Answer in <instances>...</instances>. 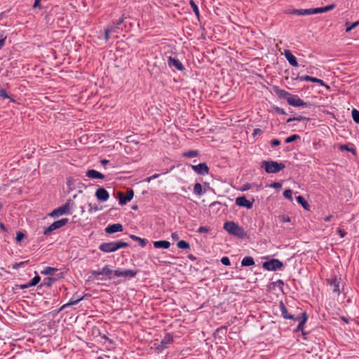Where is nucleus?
Masks as SVG:
<instances>
[{
	"label": "nucleus",
	"mask_w": 359,
	"mask_h": 359,
	"mask_svg": "<svg viewBox=\"0 0 359 359\" xmlns=\"http://www.w3.org/2000/svg\"><path fill=\"white\" fill-rule=\"evenodd\" d=\"M171 237L173 240L177 241L179 239V236L177 232H174L171 234Z\"/></svg>",
	"instance_id": "nucleus-61"
},
{
	"label": "nucleus",
	"mask_w": 359,
	"mask_h": 359,
	"mask_svg": "<svg viewBox=\"0 0 359 359\" xmlns=\"http://www.w3.org/2000/svg\"><path fill=\"white\" fill-rule=\"evenodd\" d=\"M221 262L225 266H229L231 264L230 259L227 257H223L221 259Z\"/></svg>",
	"instance_id": "nucleus-45"
},
{
	"label": "nucleus",
	"mask_w": 359,
	"mask_h": 359,
	"mask_svg": "<svg viewBox=\"0 0 359 359\" xmlns=\"http://www.w3.org/2000/svg\"><path fill=\"white\" fill-rule=\"evenodd\" d=\"M262 130L259 129V128H255L254 130H253V133H252V135L253 136H256L259 134H260L262 133Z\"/></svg>",
	"instance_id": "nucleus-59"
},
{
	"label": "nucleus",
	"mask_w": 359,
	"mask_h": 359,
	"mask_svg": "<svg viewBox=\"0 0 359 359\" xmlns=\"http://www.w3.org/2000/svg\"><path fill=\"white\" fill-rule=\"evenodd\" d=\"M299 316L301 320L296 328V332L302 331V334H305V333L303 332V327L308 319V316L306 312L301 313Z\"/></svg>",
	"instance_id": "nucleus-22"
},
{
	"label": "nucleus",
	"mask_w": 359,
	"mask_h": 359,
	"mask_svg": "<svg viewBox=\"0 0 359 359\" xmlns=\"http://www.w3.org/2000/svg\"><path fill=\"white\" fill-rule=\"evenodd\" d=\"M250 188V184H246L243 185V187L242 188V190L243 191H246V190L249 189Z\"/></svg>",
	"instance_id": "nucleus-62"
},
{
	"label": "nucleus",
	"mask_w": 359,
	"mask_h": 359,
	"mask_svg": "<svg viewBox=\"0 0 359 359\" xmlns=\"http://www.w3.org/2000/svg\"><path fill=\"white\" fill-rule=\"evenodd\" d=\"M41 280V278L39 276H34L29 282V285H30V287H32V286H35Z\"/></svg>",
	"instance_id": "nucleus-40"
},
{
	"label": "nucleus",
	"mask_w": 359,
	"mask_h": 359,
	"mask_svg": "<svg viewBox=\"0 0 359 359\" xmlns=\"http://www.w3.org/2000/svg\"><path fill=\"white\" fill-rule=\"evenodd\" d=\"M273 90L276 93V94L278 96L279 98L285 99L287 100V102H288V99H290L292 95L291 93H290L289 92H287L283 89H280L277 86L273 87Z\"/></svg>",
	"instance_id": "nucleus-15"
},
{
	"label": "nucleus",
	"mask_w": 359,
	"mask_h": 359,
	"mask_svg": "<svg viewBox=\"0 0 359 359\" xmlns=\"http://www.w3.org/2000/svg\"><path fill=\"white\" fill-rule=\"evenodd\" d=\"M137 273V271L133 270V269H126V270L116 269V270L114 271V275L117 277L133 278V277H135Z\"/></svg>",
	"instance_id": "nucleus-9"
},
{
	"label": "nucleus",
	"mask_w": 359,
	"mask_h": 359,
	"mask_svg": "<svg viewBox=\"0 0 359 359\" xmlns=\"http://www.w3.org/2000/svg\"><path fill=\"white\" fill-rule=\"evenodd\" d=\"M338 148L340 151H347L353 154H356L355 149L353 147H349L348 144H340Z\"/></svg>",
	"instance_id": "nucleus-32"
},
{
	"label": "nucleus",
	"mask_w": 359,
	"mask_h": 359,
	"mask_svg": "<svg viewBox=\"0 0 359 359\" xmlns=\"http://www.w3.org/2000/svg\"><path fill=\"white\" fill-rule=\"evenodd\" d=\"M173 341V337L170 334H166L164 338L161 340V344L158 345L156 348L159 351H162L167 348V344L171 343Z\"/></svg>",
	"instance_id": "nucleus-17"
},
{
	"label": "nucleus",
	"mask_w": 359,
	"mask_h": 359,
	"mask_svg": "<svg viewBox=\"0 0 359 359\" xmlns=\"http://www.w3.org/2000/svg\"><path fill=\"white\" fill-rule=\"evenodd\" d=\"M285 167V165L283 163L273 161H264L261 165V168H264L267 173H277Z\"/></svg>",
	"instance_id": "nucleus-3"
},
{
	"label": "nucleus",
	"mask_w": 359,
	"mask_h": 359,
	"mask_svg": "<svg viewBox=\"0 0 359 359\" xmlns=\"http://www.w3.org/2000/svg\"><path fill=\"white\" fill-rule=\"evenodd\" d=\"M274 109L279 114H286L285 111L283 109L280 108L278 107H275Z\"/></svg>",
	"instance_id": "nucleus-53"
},
{
	"label": "nucleus",
	"mask_w": 359,
	"mask_h": 359,
	"mask_svg": "<svg viewBox=\"0 0 359 359\" xmlns=\"http://www.w3.org/2000/svg\"><path fill=\"white\" fill-rule=\"evenodd\" d=\"M177 245L180 249L185 250V249H189L190 248L189 243H187L185 241H183V240L178 241Z\"/></svg>",
	"instance_id": "nucleus-36"
},
{
	"label": "nucleus",
	"mask_w": 359,
	"mask_h": 359,
	"mask_svg": "<svg viewBox=\"0 0 359 359\" xmlns=\"http://www.w3.org/2000/svg\"><path fill=\"white\" fill-rule=\"evenodd\" d=\"M284 55H285V57H286L287 60L288 61V62L292 67H298L299 64L297 62V60L296 57L292 55V53H291V51L290 50H285Z\"/></svg>",
	"instance_id": "nucleus-19"
},
{
	"label": "nucleus",
	"mask_w": 359,
	"mask_h": 359,
	"mask_svg": "<svg viewBox=\"0 0 359 359\" xmlns=\"http://www.w3.org/2000/svg\"><path fill=\"white\" fill-rule=\"evenodd\" d=\"M28 261H26V262H19V263H15L14 264H13V269H18L19 267L23 266L25 263H27Z\"/></svg>",
	"instance_id": "nucleus-49"
},
{
	"label": "nucleus",
	"mask_w": 359,
	"mask_h": 359,
	"mask_svg": "<svg viewBox=\"0 0 359 359\" xmlns=\"http://www.w3.org/2000/svg\"><path fill=\"white\" fill-rule=\"evenodd\" d=\"M129 246V243L122 241H114L109 243H103L99 246V249L104 252H113L118 250L120 248H126Z\"/></svg>",
	"instance_id": "nucleus-2"
},
{
	"label": "nucleus",
	"mask_w": 359,
	"mask_h": 359,
	"mask_svg": "<svg viewBox=\"0 0 359 359\" xmlns=\"http://www.w3.org/2000/svg\"><path fill=\"white\" fill-rule=\"evenodd\" d=\"M6 39V36H4L3 34H0V49L4 46Z\"/></svg>",
	"instance_id": "nucleus-47"
},
{
	"label": "nucleus",
	"mask_w": 359,
	"mask_h": 359,
	"mask_svg": "<svg viewBox=\"0 0 359 359\" xmlns=\"http://www.w3.org/2000/svg\"><path fill=\"white\" fill-rule=\"evenodd\" d=\"M283 196L290 201H292V191L291 189L285 190L283 192Z\"/></svg>",
	"instance_id": "nucleus-43"
},
{
	"label": "nucleus",
	"mask_w": 359,
	"mask_h": 359,
	"mask_svg": "<svg viewBox=\"0 0 359 359\" xmlns=\"http://www.w3.org/2000/svg\"><path fill=\"white\" fill-rule=\"evenodd\" d=\"M74 203L72 200H68L64 205L60 206L59 208L55 209L50 214V216L52 217H57L59 216L63 215H70L71 212V207L73 205Z\"/></svg>",
	"instance_id": "nucleus-4"
},
{
	"label": "nucleus",
	"mask_w": 359,
	"mask_h": 359,
	"mask_svg": "<svg viewBox=\"0 0 359 359\" xmlns=\"http://www.w3.org/2000/svg\"><path fill=\"white\" fill-rule=\"evenodd\" d=\"M255 264L254 259L252 257H245L241 261L242 266H250Z\"/></svg>",
	"instance_id": "nucleus-26"
},
{
	"label": "nucleus",
	"mask_w": 359,
	"mask_h": 359,
	"mask_svg": "<svg viewBox=\"0 0 359 359\" xmlns=\"http://www.w3.org/2000/svg\"><path fill=\"white\" fill-rule=\"evenodd\" d=\"M224 229L231 235L239 238H244L247 236V233L244 229L240 226L234 222H226L224 224Z\"/></svg>",
	"instance_id": "nucleus-1"
},
{
	"label": "nucleus",
	"mask_w": 359,
	"mask_h": 359,
	"mask_svg": "<svg viewBox=\"0 0 359 359\" xmlns=\"http://www.w3.org/2000/svg\"><path fill=\"white\" fill-rule=\"evenodd\" d=\"M109 31L110 32H114V33H116V34H118L120 32L119 30L122 29L118 27L116 24L115 22H113L111 25H110L109 27H107Z\"/></svg>",
	"instance_id": "nucleus-37"
},
{
	"label": "nucleus",
	"mask_w": 359,
	"mask_h": 359,
	"mask_svg": "<svg viewBox=\"0 0 359 359\" xmlns=\"http://www.w3.org/2000/svg\"><path fill=\"white\" fill-rule=\"evenodd\" d=\"M110 34H111L110 31L107 28H106L104 29V39H105L106 41H108L109 40V38H110L109 35H110Z\"/></svg>",
	"instance_id": "nucleus-50"
},
{
	"label": "nucleus",
	"mask_w": 359,
	"mask_h": 359,
	"mask_svg": "<svg viewBox=\"0 0 359 359\" xmlns=\"http://www.w3.org/2000/svg\"><path fill=\"white\" fill-rule=\"evenodd\" d=\"M254 199L252 201H248L245 196H239L236 199V205L240 207H245L251 209L253 205Z\"/></svg>",
	"instance_id": "nucleus-11"
},
{
	"label": "nucleus",
	"mask_w": 359,
	"mask_h": 359,
	"mask_svg": "<svg viewBox=\"0 0 359 359\" xmlns=\"http://www.w3.org/2000/svg\"><path fill=\"white\" fill-rule=\"evenodd\" d=\"M168 64L170 67H175L180 71H182L184 69L182 63L179 60L172 57H169Z\"/></svg>",
	"instance_id": "nucleus-20"
},
{
	"label": "nucleus",
	"mask_w": 359,
	"mask_h": 359,
	"mask_svg": "<svg viewBox=\"0 0 359 359\" xmlns=\"http://www.w3.org/2000/svg\"><path fill=\"white\" fill-rule=\"evenodd\" d=\"M337 232L339 233V235L341 238H344L345 236V235L346 234V233L341 229H338Z\"/></svg>",
	"instance_id": "nucleus-60"
},
{
	"label": "nucleus",
	"mask_w": 359,
	"mask_h": 359,
	"mask_svg": "<svg viewBox=\"0 0 359 359\" xmlns=\"http://www.w3.org/2000/svg\"><path fill=\"white\" fill-rule=\"evenodd\" d=\"M192 170L198 175H204L208 174L209 168L205 163H201L198 165H191Z\"/></svg>",
	"instance_id": "nucleus-12"
},
{
	"label": "nucleus",
	"mask_w": 359,
	"mask_h": 359,
	"mask_svg": "<svg viewBox=\"0 0 359 359\" xmlns=\"http://www.w3.org/2000/svg\"><path fill=\"white\" fill-rule=\"evenodd\" d=\"M345 25L347 26L346 29V32H349L353 29L355 28L357 26L359 25V20L352 23L351 25H348V22H346Z\"/></svg>",
	"instance_id": "nucleus-39"
},
{
	"label": "nucleus",
	"mask_w": 359,
	"mask_h": 359,
	"mask_svg": "<svg viewBox=\"0 0 359 359\" xmlns=\"http://www.w3.org/2000/svg\"><path fill=\"white\" fill-rule=\"evenodd\" d=\"M295 117H296V121H298L309 120V118H307V117L303 116H295Z\"/></svg>",
	"instance_id": "nucleus-55"
},
{
	"label": "nucleus",
	"mask_w": 359,
	"mask_h": 359,
	"mask_svg": "<svg viewBox=\"0 0 359 359\" xmlns=\"http://www.w3.org/2000/svg\"><path fill=\"white\" fill-rule=\"evenodd\" d=\"M287 103L293 107H307L311 105L309 103L304 102L298 95H292L290 98L288 99Z\"/></svg>",
	"instance_id": "nucleus-8"
},
{
	"label": "nucleus",
	"mask_w": 359,
	"mask_h": 359,
	"mask_svg": "<svg viewBox=\"0 0 359 359\" xmlns=\"http://www.w3.org/2000/svg\"><path fill=\"white\" fill-rule=\"evenodd\" d=\"M297 201L302 205V206L306 210H309L310 208L309 204L304 199V198L302 196H298L297 198Z\"/></svg>",
	"instance_id": "nucleus-27"
},
{
	"label": "nucleus",
	"mask_w": 359,
	"mask_h": 359,
	"mask_svg": "<svg viewBox=\"0 0 359 359\" xmlns=\"http://www.w3.org/2000/svg\"><path fill=\"white\" fill-rule=\"evenodd\" d=\"M130 238L135 241L139 242L142 248H144L147 245V241L145 239L141 238L135 235L131 234L130 235Z\"/></svg>",
	"instance_id": "nucleus-28"
},
{
	"label": "nucleus",
	"mask_w": 359,
	"mask_h": 359,
	"mask_svg": "<svg viewBox=\"0 0 359 359\" xmlns=\"http://www.w3.org/2000/svg\"><path fill=\"white\" fill-rule=\"evenodd\" d=\"M155 248L168 249L170 246V243L168 241H157L154 242Z\"/></svg>",
	"instance_id": "nucleus-25"
},
{
	"label": "nucleus",
	"mask_w": 359,
	"mask_h": 359,
	"mask_svg": "<svg viewBox=\"0 0 359 359\" xmlns=\"http://www.w3.org/2000/svg\"><path fill=\"white\" fill-rule=\"evenodd\" d=\"M278 219L280 222H290V217L286 215H281L278 217Z\"/></svg>",
	"instance_id": "nucleus-44"
},
{
	"label": "nucleus",
	"mask_w": 359,
	"mask_h": 359,
	"mask_svg": "<svg viewBox=\"0 0 359 359\" xmlns=\"http://www.w3.org/2000/svg\"><path fill=\"white\" fill-rule=\"evenodd\" d=\"M86 176L91 179H104V175L101 172L95 170H88L86 172Z\"/></svg>",
	"instance_id": "nucleus-24"
},
{
	"label": "nucleus",
	"mask_w": 359,
	"mask_h": 359,
	"mask_svg": "<svg viewBox=\"0 0 359 359\" xmlns=\"http://www.w3.org/2000/svg\"><path fill=\"white\" fill-rule=\"evenodd\" d=\"M327 282L329 285L333 287V292L339 295L340 294V290L339 281L337 280V278L336 277L330 278L327 280Z\"/></svg>",
	"instance_id": "nucleus-21"
},
{
	"label": "nucleus",
	"mask_w": 359,
	"mask_h": 359,
	"mask_svg": "<svg viewBox=\"0 0 359 359\" xmlns=\"http://www.w3.org/2000/svg\"><path fill=\"white\" fill-rule=\"evenodd\" d=\"M209 231V229L205 227V226H200L198 230V233H206Z\"/></svg>",
	"instance_id": "nucleus-54"
},
{
	"label": "nucleus",
	"mask_w": 359,
	"mask_h": 359,
	"mask_svg": "<svg viewBox=\"0 0 359 359\" xmlns=\"http://www.w3.org/2000/svg\"><path fill=\"white\" fill-rule=\"evenodd\" d=\"M95 196L101 201H106L109 197L108 191L104 188H99L95 192Z\"/></svg>",
	"instance_id": "nucleus-16"
},
{
	"label": "nucleus",
	"mask_w": 359,
	"mask_h": 359,
	"mask_svg": "<svg viewBox=\"0 0 359 359\" xmlns=\"http://www.w3.org/2000/svg\"><path fill=\"white\" fill-rule=\"evenodd\" d=\"M352 118L355 123L359 124V111L353 109L351 111Z\"/></svg>",
	"instance_id": "nucleus-38"
},
{
	"label": "nucleus",
	"mask_w": 359,
	"mask_h": 359,
	"mask_svg": "<svg viewBox=\"0 0 359 359\" xmlns=\"http://www.w3.org/2000/svg\"><path fill=\"white\" fill-rule=\"evenodd\" d=\"M29 287H30V285H29V283H27V284H23V285H20V288H21V289H26Z\"/></svg>",
	"instance_id": "nucleus-63"
},
{
	"label": "nucleus",
	"mask_w": 359,
	"mask_h": 359,
	"mask_svg": "<svg viewBox=\"0 0 359 359\" xmlns=\"http://www.w3.org/2000/svg\"><path fill=\"white\" fill-rule=\"evenodd\" d=\"M227 330V327L226 326H221L220 327L217 328L216 330L217 332H223L224 331L226 332Z\"/></svg>",
	"instance_id": "nucleus-58"
},
{
	"label": "nucleus",
	"mask_w": 359,
	"mask_h": 359,
	"mask_svg": "<svg viewBox=\"0 0 359 359\" xmlns=\"http://www.w3.org/2000/svg\"><path fill=\"white\" fill-rule=\"evenodd\" d=\"M159 176L158 174H154L152 176L149 177H147L145 181H147V182H149L151 180H154V179H156Z\"/></svg>",
	"instance_id": "nucleus-57"
},
{
	"label": "nucleus",
	"mask_w": 359,
	"mask_h": 359,
	"mask_svg": "<svg viewBox=\"0 0 359 359\" xmlns=\"http://www.w3.org/2000/svg\"><path fill=\"white\" fill-rule=\"evenodd\" d=\"M280 310L281 312L282 316L285 319H290L294 321H297L300 320V316H294L288 313L287 309L283 302H280Z\"/></svg>",
	"instance_id": "nucleus-10"
},
{
	"label": "nucleus",
	"mask_w": 359,
	"mask_h": 359,
	"mask_svg": "<svg viewBox=\"0 0 359 359\" xmlns=\"http://www.w3.org/2000/svg\"><path fill=\"white\" fill-rule=\"evenodd\" d=\"M119 196V203L121 205L126 204L128 201H130L132 200L134 196V192L133 189H129L126 192V196H124L122 192L118 193Z\"/></svg>",
	"instance_id": "nucleus-13"
},
{
	"label": "nucleus",
	"mask_w": 359,
	"mask_h": 359,
	"mask_svg": "<svg viewBox=\"0 0 359 359\" xmlns=\"http://www.w3.org/2000/svg\"><path fill=\"white\" fill-rule=\"evenodd\" d=\"M56 278L48 277L43 279V283L41 284V287L47 286L50 287L54 282H55Z\"/></svg>",
	"instance_id": "nucleus-31"
},
{
	"label": "nucleus",
	"mask_w": 359,
	"mask_h": 359,
	"mask_svg": "<svg viewBox=\"0 0 359 359\" xmlns=\"http://www.w3.org/2000/svg\"><path fill=\"white\" fill-rule=\"evenodd\" d=\"M334 8H335V4H332L328 5L325 7L311 8V15L325 13V12L332 10Z\"/></svg>",
	"instance_id": "nucleus-23"
},
{
	"label": "nucleus",
	"mask_w": 359,
	"mask_h": 359,
	"mask_svg": "<svg viewBox=\"0 0 359 359\" xmlns=\"http://www.w3.org/2000/svg\"><path fill=\"white\" fill-rule=\"evenodd\" d=\"M68 222V219L62 218L60 220L54 222L51 224L48 228L44 230L43 233L45 235H49L53 231L65 225H66Z\"/></svg>",
	"instance_id": "nucleus-7"
},
{
	"label": "nucleus",
	"mask_w": 359,
	"mask_h": 359,
	"mask_svg": "<svg viewBox=\"0 0 359 359\" xmlns=\"http://www.w3.org/2000/svg\"><path fill=\"white\" fill-rule=\"evenodd\" d=\"M123 226L121 224H114L109 225L105 229V232L109 234L114 233L116 232H121L123 231Z\"/></svg>",
	"instance_id": "nucleus-18"
},
{
	"label": "nucleus",
	"mask_w": 359,
	"mask_h": 359,
	"mask_svg": "<svg viewBox=\"0 0 359 359\" xmlns=\"http://www.w3.org/2000/svg\"><path fill=\"white\" fill-rule=\"evenodd\" d=\"M83 299V297L76 299L75 300L71 299L68 303H67V304H64L62 306H61L60 308V309L58 310V311H62L64 308H65L67 306L76 304L78 302H79Z\"/></svg>",
	"instance_id": "nucleus-33"
},
{
	"label": "nucleus",
	"mask_w": 359,
	"mask_h": 359,
	"mask_svg": "<svg viewBox=\"0 0 359 359\" xmlns=\"http://www.w3.org/2000/svg\"><path fill=\"white\" fill-rule=\"evenodd\" d=\"M270 187L273 188H280L282 187V184L280 182H273L270 185Z\"/></svg>",
	"instance_id": "nucleus-56"
},
{
	"label": "nucleus",
	"mask_w": 359,
	"mask_h": 359,
	"mask_svg": "<svg viewBox=\"0 0 359 359\" xmlns=\"http://www.w3.org/2000/svg\"><path fill=\"white\" fill-rule=\"evenodd\" d=\"M297 79L301 81H311L313 83H319L320 86L328 87L327 86L325 85V82L323 80L308 75L297 76Z\"/></svg>",
	"instance_id": "nucleus-14"
},
{
	"label": "nucleus",
	"mask_w": 359,
	"mask_h": 359,
	"mask_svg": "<svg viewBox=\"0 0 359 359\" xmlns=\"http://www.w3.org/2000/svg\"><path fill=\"white\" fill-rule=\"evenodd\" d=\"M280 144V141L277 139H273L271 141V145L272 147H276Z\"/></svg>",
	"instance_id": "nucleus-52"
},
{
	"label": "nucleus",
	"mask_w": 359,
	"mask_h": 359,
	"mask_svg": "<svg viewBox=\"0 0 359 359\" xmlns=\"http://www.w3.org/2000/svg\"><path fill=\"white\" fill-rule=\"evenodd\" d=\"M0 97L4 99L10 97L7 92L4 88H0Z\"/></svg>",
	"instance_id": "nucleus-46"
},
{
	"label": "nucleus",
	"mask_w": 359,
	"mask_h": 359,
	"mask_svg": "<svg viewBox=\"0 0 359 359\" xmlns=\"http://www.w3.org/2000/svg\"><path fill=\"white\" fill-rule=\"evenodd\" d=\"M41 0H35L34 4L33 5L34 8L39 6V2Z\"/></svg>",
	"instance_id": "nucleus-64"
},
{
	"label": "nucleus",
	"mask_w": 359,
	"mask_h": 359,
	"mask_svg": "<svg viewBox=\"0 0 359 359\" xmlns=\"http://www.w3.org/2000/svg\"><path fill=\"white\" fill-rule=\"evenodd\" d=\"M198 156V151L196 150H189L183 154V156L187 158H193Z\"/></svg>",
	"instance_id": "nucleus-35"
},
{
	"label": "nucleus",
	"mask_w": 359,
	"mask_h": 359,
	"mask_svg": "<svg viewBox=\"0 0 359 359\" xmlns=\"http://www.w3.org/2000/svg\"><path fill=\"white\" fill-rule=\"evenodd\" d=\"M292 13L297 14L298 15H311V8H309V9H296V10L293 11Z\"/></svg>",
	"instance_id": "nucleus-29"
},
{
	"label": "nucleus",
	"mask_w": 359,
	"mask_h": 359,
	"mask_svg": "<svg viewBox=\"0 0 359 359\" xmlns=\"http://www.w3.org/2000/svg\"><path fill=\"white\" fill-rule=\"evenodd\" d=\"M56 271H57V269L48 266L41 271V273L44 275H53Z\"/></svg>",
	"instance_id": "nucleus-34"
},
{
	"label": "nucleus",
	"mask_w": 359,
	"mask_h": 359,
	"mask_svg": "<svg viewBox=\"0 0 359 359\" xmlns=\"http://www.w3.org/2000/svg\"><path fill=\"white\" fill-rule=\"evenodd\" d=\"M299 138H300L299 135H292L287 137L285 139V142L286 143H290V142H294V141L299 140Z\"/></svg>",
	"instance_id": "nucleus-42"
},
{
	"label": "nucleus",
	"mask_w": 359,
	"mask_h": 359,
	"mask_svg": "<svg viewBox=\"0 0 359 359\" xmlns=\"http://www.w3.org/2000/svg\"><path fill=\"white\" fill-rule=\"evenodd\" d=\"M90 273H91V277L96 278V279H100L98 278L99 276L104 275L107 277V279L110 280L112 278V274H114V271L110 269L109 265H105L102 269L93 270L90 272ZM101 279L103 280V278H101Z\"/></svg>",
	"instance_id": "nucleus-5"
},
{
	"label": "nucleus",
	"mask_w": 359,
	"mask_h": 359,
	"mask_svg": "<svg viewBox=\"0 0 359 359\" xmlns=\"http://www.w3.org/2000/svg\"><path fill=\"white\" fill-rule=\"evenodd\" d=\"M194 193L197 196H201L205 193L200 183H196L194 187Z\"/></svg>",
	"instance_id": "nucleus-30"
},
{
	"label": "nucleus",
	"mask_w": 359,
	"mask_h": 359,
	"mask_svg": "<svg viewBox=\"0 0 359 359\" xmlns=\"http://www.w3.org/2000/svg\"><path fill=\"white\" fill-rule=\"evenodd\" d=\"M283 266V263L277 259L264 262L262 265L263 268L267 271H276L281 269Z\"/></svg>",
	"instance_id": "nucleus-6"
},
{
	"label": "nucleus",
	"mask_w": 359,
	"mask_h": 359,
	"mask_svg": "<svg viewBox=\"0 0 359 359\" xmlns=\"http://www.w3.org/2000/svg\"><path fill=\"white\" fill-rule=\"evenodd\" d=\"M190 5H191L195 15L198 18L199 17V10H198V6L195 4V2L193 0L190 1Z\"/></svg>",
	"instance_id": "nucleus-41"
},
{
	"label": "nucleus",
	"mask_w": 359,
	"mask_h": 359,
	"mask_svg": "<svg viewBox=\"0 0 359 359\" xmlns=\"http://www.w3.org/2000/svg\"><path fill=\"white\" fill-rule=\"evenodd\" d=\"M25 237V235L23 233H22V232L19 231V232H18V233H17V235H16V241H17L18 242H20V241H22Z\"/></svg>",
	"instance_id": "nucleus-48"
},
{
	"label": "nucleus",
	"mask_w": 359,
	"mask_h": 359,
	"mask_svg": "<svg viewBox=\"0 0 359 359\" xmlns=\"http://www.w3.org/2000/svg\"><path fill=\"white\" fill-rule=\"evenodd\" d=\"M126 19V17L123 15L115 24L120 27V26L123 23L124 20Z\"/></svg>",
	"instance_id": "nucleus-51"
}]
</instances>
